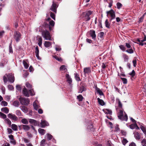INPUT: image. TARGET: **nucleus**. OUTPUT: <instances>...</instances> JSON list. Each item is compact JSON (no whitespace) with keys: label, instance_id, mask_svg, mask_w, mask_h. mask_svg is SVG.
Wrapping results in <instances>:
<instances>
[{"label":"nucleus","instance_id":"obj_1","mask_svg":"<svg viewBox=\"0 0 146 146\" xmlns=\"http://www.w3.org/2000/svg\"><path fill=\"white\" fill-rule=\"evenodd\" d=\"M117 115L118 118L122 121H127L128 116L123 110L120 109L117 110Z\"/></svg>","mask_w":146,"mask_h":146},{"label":"nucleus","instance_id":"obj_2","mask_svg":"<svg viewBox=\"0 0 146 146\" xmlns=\"http://www.w3.org/2000/svg\"><path fill=\"white\" fill-rule=\"evenodd\" d=\"M41 32L42 36L46 40H52L51 36L48 31L43 30Z\"/></svg>","mask_w":146,"mask_h":146},{"label":"nucleus","instance_id":"obj_3","mask_svg":"<svg viewBox=\"0 0 146 146\" xmlns=\"http://www.w3.org/2000/svg\"><path fill=\"white\" fill-rule=\"evenodd\" d=\"M21 104L23 105L27 106L29 104L30 100L28 98L21 97L19 98Z\"/></svg>","mask_w":146,"mask_h":146},{"label":"nucleus","instance_id":"obj_4","mask_svg":"<svg viewBox=\"0 0 146 146\" xmlns=\"http://www.w3.org/2000/svg\"><path fill=\"white\" fill-rule=\"evenodd\" d=\"M107 16L110 15L111 17L110 20L111 21L112 19H114L115 17V12L112 9L106 12Z\"/></svg>","mask_w":146,"mask_h":146},{"label":"nucleus","instance_id":"obj_5","mask_svg":"<svg viewBox=\"0 0 146 146\" xmlns=\"http://www.w3.org/2000/svg\"><path fill=\"white\" fill-rule=\"evenodd\" d=\"M21 35L19 32L15 31L14 34V38L17 42H18L20 40Z\"/></svg>","mask_w":146,"mask_h":146},{"label":"nucleus","instance_id":"obj_6","mask_svg":"<svg viewBox=\"0 0 146 146\" xmlns=\"http://www.w3.org/2000/svg\"><path fill=\"white\" fill-rule=\"evenodd\" d=\"M92 14V12L90 11L84 12L83 13V15L85 16V19H86L87 21L90 20V17H89V16Z\"/></svg>","mask_w":146,"mask_h":146},{"label":"nucleus","instance_id":"obj_7","mask_svg":"<svg viewBox=\"0 0 146 146\" xmlns=\"http://www.w3.org/2000/svg\"><path fill=\"white\" fill-rule=\"evenodd\" d=\"M9 81L11 83H13L15 80V78L13 75L12 74H8L6 75Z\"/></svg>","mask_w":146,"mask_h":146},{"label":"nucleus","instance_id":"obj_8","mask_svg":"<svg viewBox=\"0 0 146 146\" xmlns=\"http://www.w3.org/2000/svg\"><path fill=\"white\" fill-rule=\"evenodd\" d=\"M8 116L9 118L14 121H17L18 120V118L15 115L9 113L8 114Z\"/></svg>","mask_w":146,"mask_h":146},{"label":"nucleus","instance_id":"obj_9","mask_svg":"<svg viewBox=\"0 0 146 146\" xmlns=\"http://www.w3.org/2000/svg\"><path fill=\"white\" fill-rule=\"evenodd\" d=\"M40 127H44L45 126H47L48 125V123L45 120H41V122L40 123Z\"/></svg>","mask_w":146,"mask_h":146},{"label":"nucleus","instance_id":"obj_10","mask_svg":"<svg viewBox=\"0 0 146 146\" xmlns=\"http://www.w3.org/2000/svg\"><path fill=\"white\" fill-rule=\"evenodd\" d=\"M23 93L25 96L27 97H29V91L25 87L23 90Z\"/></svg>","mask_w":146,"mask_h":146},{"label":"nucleus","instance_id":"obj_11","mask_svg":"<svg viewBox=\"0 0 146 146\" xmlns=\"http://www.w3.org/2000/svg\"><path fill=\"white\" fill-rule=\"evenodd\" d=\"M53 4L52 5L50 9L51 11H54V12L56 13V9L57 7V6L54 3V1L53 2Z\"/></svg>","mask_w":146,"mask_h":146},{"label":"nucleus","instance_id":"obj_12","mask_svg":"<svg viewBox=\"0 0 146 146\" xmlns=\"http://www.w3.org/2000/svg\"><path fill=\"white\" fill-rule=\"evenodd\" d=\"M22 128L25 131H28L30 129V127L28 125H22L21 126Z\"/></svg>","mask_w":146,"mask_h":146},{"label":"nucleus","instance_id":"obj_13","mask_svg":"<svg viewBox=\"0 0 146 146\" xmlns=\"http://www.w3.org/2000/svg\"><path fill=\"white\" fill-rule=\"evenodd\" d=\"M134 136L135 138L138 140L140 139L141 136L140 134L137 132H135L134 133Z\"/></svg>","mask_w":146,"mask_h":146},{"label":"nucleus","instance_id":"obj_14","mask_svg":"<svg viewBox=\"0 0 146 146\" xmlns=\"http://www.w3.org/2000/svg\"><path fill=\"white\" fill-rule=\"evenodd\" d=\"M90 35L92 37V38L95 40L96 37V35L95 34V32L94 31H90Z\"/></svg>","mask_w":146,"mask_h":146},{"label":"nucleus","instance_id":"obj_15","mask_svg":"<svg viewBox=\"0 0 146 146\" xmlns=\"http://www.w3.org/2000/svg\"><path fill=\"white\" fill-rule=\"evenodd\" d=\"M36 102H37V101L36 100L33 103L34 108L36 110H38V108L40 107L37 104Z\"/></svg>","mask_w":146,"mask_h":146},{"label":"nucleus","instance_id":"obj_16","mask_svg":"<svg viewBox=\"0 0 146 146\" xmlns=\"http://www.w3.org/2000/svg\"><path fill=\"white\" fill-rule=\"evenodd\" d=\"M44 45L46 47L48 48L51 46L52 43L50 42L45 41L44 42Z\"/></svg>","mask_w":146,"mask_h":146},{"label":"nucleus","instance_id":"obj_17","mask_svg":"<svg viewBox=\"0 0 146 146\" xmlns=\"http://www.w3.org/2000/svg\"><path fill=\"white\" fill-rule=\"evenodd\" d=\"M96 90L97 92V93L99 94L100 96H104V94L102 91L101 90H100V89L98 88H97V87L96 88Z\"/></svg>","mask_w":146,"mask_h":146},{"label":"nucleus","instance_id":"obj_18","mask_svg":"<svg viewBox=\"0 0 146 146\" xmlns=\"http://www.w3.org/2000/svg\"><path fill=\"white\" fill-rule=\"evenodd\" d=\"M21 110L24 112L26 113L28 112V109L27 107L22 106L20 107Z\"/></svg>","mask_w":146,"mask_h":146},{"label":"nucleus","instance_id":"obj_19","mask_svg":"<svg viewBox=\"0 0 146 146\" xmlns=\"http://www.w3.org/2000/svg\"><path fill=\"white\" fill-rule=\"evenodd\" d=\"M12 129L15 131H17L18 130V127L17 125L14 124H13L11 125Z\"/></svg>","mask_w":146,"mask_h":146},{"label":"nucleus","instance_id":"obj_20","mask_svg":"<svg viewBox=\"0 0 146 146\" xmlns=\"http://www.w3.org/2000/svg\"><path fill=\"white\" fill-rule=\"evenodd\" d=\"M60 71H63L65 72H66L67 70L66 66L65 65L61 66L60 68Z\"/></svg>","mask_w":146,"mask_h":146},{"label":"nucleus","instance_id":"obj_21","mask_svg":"<svg viewBox=\"0 0 146 146\" xmlns=\"http://www.w3.org/2000/svg\"><path fill=\"white\" fill-rule=\"evenodd\" d=\"M97 100L99 104L102 106L105 105V103L103 100L100 99L99 98H97Z\"/></svg>","mask_w":146,"mask_h":146},{"label":"nucleus","instance_id":"obj_22","mask_svg":"<svg viewBox=\"0 0 146 146\" xmlns=\"http://www.w3.org/2000/svg\"><path fill=\"white\" fill-rule=\"evenodd\" d=\"M1 111L6 113H7L9 112V110L7 107H3L1 108Z\"/></svg>","mask_w":146,"mask_h":146},{"label":"nucleus","instance_id":"obj_23","mask_svg":"<svg viewBox=\"0 0 146 146\" xmlns=\"http://www.w3.org/2000/svg\"><path fill=\"white\" fill-rule=\"evenodd\" d=\"M39 50L38 48V46H36L35 48V53H36V57L38 58V59H39Z\"/></svg>","mask_w":146,"mask_h":146},{"label":"nucleus","instance_id":"obj_24","mask_svg":"<svg viewBox=\"0 0 146 146\" xmlns=\"http://www.w3.org/2000/svg\"><path fill=\"white\" fill-rule=\"evenodd\" d=\"M21 122L25 124H28L29 123V122L28 120L26 118H23L21 120Z\"/></svg>","mask_w":146,"mask_h":146},{"label":"nucleus","instance_id":"obj_25","mask_svg":"<svg viewBox=\"0 0 146 146\" xmlns=\"http://www.w3.org/2000/svg\"><path fill=\"white\" fill-rule=\"evenodd\" d=\"M39 133L42 135H44L45 133V131L43 129L40 128L38 129Z\"/></svg>","mask_w":146,"mask_h":146},{"label":"nucleus","instance_id":"obj_26","mask_svg":"<svg viewBox=\"0 0 146 146\" xmlns=\"http://www.w3.org/2000/svg\"><path fill=\"white\" fill-rule=\"evenodd\" d=\"M19 104V103L17 100H15L14 101L13 103V105L16 107H18Z\"/></svg>","mask_w":146,"mask_h":146},{"label":"nucleus","instance_id":"obj_27","mask_svg":"<svg viewBox=\"0 0 146 146\" xmlns=\"http://www.w3.org/2000/svg\"><path fill=\"white\" fill-rule=\"evenodd\" d=\"M90 72V69L89 68H86L84 69V74H88Z\"/></svg>","mask_w":146,"mask_h":146},{"label":"nucleus","instance_id":"obj_28","mask_svg":"<svg viewBox=\"0 0 146 146\" xmlns=\"http://www.w3.org/2000/svg\"><path fill=\"white\" fill-rule=\"evenodd\" d=\"M42 38L41 37L38 38V44L40 46H41L42 44Z\"/></svg>","mask_w":146,"mask_h":146},{"label":"nucleus","instance_id":"obj_29","mask_svg":"<svg viewBox=\"0 0 146 146\" xmlns=\"http://www.w3.org/2000/svg\"><path fill=\"white\" fill-rule=\"evenodd\" d=\"M74 75L75 78L77 81H79L80 80L79 75L77 73L75 74Z\"/></svg>","mask_w":146,"mask_h":146},{"label":"nucleus","instance_id":"obj_30","mask_svg":"<svg viewBox=\"0 0 146 146\" xmlns=\"http://www.w3.org/2000/svg\"><path fill=\"white\" fill-rule=\"evenodd\" d=\"M66 78L67 79V81L69 82L70 83L72 82V80L71 78H70L69 75L68 74H66Z\"/></svg>","mask_w":146,"mask_h":146},{"label":"nucleus","instance_id":"obj_31","mask_svg":"<svg viewBox=\"0 0 146 146\" xmlns=\"http://www.w3.org/2000/svg\"><path fill=\"white\" fill-rule=\"evenodd\" d=\"M105 26L106 27L108 28H110V24L109 23L108 21V19H106L105 21Z\"/></svg>","mask_w":146,"mask_h":146},{"label":"nucleus","instance_id":"obj_32","mask_svg":"<svg viewBox=\"0 0 146 146\" xmlns=\"http://www.w3.org/2000/svg\"><path fill=\"white\" fill-rule=\"evenodd\" d=\"M46 135L47 136V139L48 140H50L53 138V136L49 133H47Z\"/></svg>","mask_w":146,"mask_h":146},{"label":"nucleus","instance_id":"obj_33","mask_svg":"<svg viewBox=\"0 0 146 146\" xmlns=\"http://www.w3.org/2000/svg\"><path fill=\"white\" fill-rule=\"evenodd\" d=\"M7 103L5 101H2L1 103V105L3 106H6L7 105Z\"/></svg>","mask_w":146,"mask_h":146},{"label":"nucleus","instance_id":"obj_34","mask_svg":"<svg viewBox=\"0 0 146 146\" xmlns=\"http://www.w3.org/2000/svg\"><path fill=\"white\" fill-rule=\"evenodd\" d=\"M16 114L19 116H22L20 110H17L15 113Z\"/></svg>","mask_w":146,"mask_h":146},{"label":"nucleus","instance_id":"obj_35","mask_svg":"<svg viewBox=\"0 0 146 146\" xmlns=\"http://www.w3.org/2000/svg\"><path fill=\"white\" fill-rule=\"evenodd\" d=\"M5 122L7 123L8 125H10L11 124V122L9 119L8 118L6 119L5 120Z\"/></svg>","mask_w":146,"mask_h":146},{"label":"nucleus","instance_id":"obj_36","mask_svg":"<svg viewBox=\"0 0 146 146\" xmlns=\"http://www.w3.org/2000/svg\"><path fill=\"white\" fill-rule=\"evenodd\" d=\"M86 90V88L83 86L81 87L80 88V93H82L83 91H85Z\"/></svg>","mask_w":146,"mask_h":146},{"label":"nucleus","instance_id":"obj_37","mask_svg":"<svg viewBox=\"0 0 146 146\" xmlns=\"http://www.w3.org/2000/svg\"><path fill=\"white\" fill-rule=\"evenodd\" d=\"M23 63L25 68L26 69H27L28 68L29 66L27 63L25 61H23Z\"/></svg>","mask_w":146,"mask_h":146},{"label":"nucleus","instance_id":"obj_38","mask_svg":"<svg viewBox=\"0 0 146 146\" xmlns=\"http://www.w3.org/2000/svg\"><path fill=\"white\" fill-rule=\"evenodd\" d=\"M0 116L3 119H5L7 117L6 115L5 114L1 112H0Z\"/></svg>","mask_w":146,"mask_h":146},{"label":"nucleus","instance_id":"obj_39","mask_svg":"<svg viewBox=\"0 0 146 146\" xmlns=\"http://www.w3.org/2000/svg\"><path fill=\"white\" fill-rule=\"evenodd\" d=\"M77 99L79 101H82L83 97L81 95H80L77 96Z\"/></svg>","mask_w":146,"mask_h":146},{"label":"nucleus","instance_id":"obj_40","mask_svg":"<svg viewBox=\"0 0 146 146\" xmlns=\"http://www.w3.org/2000/svg\"><path fill=\"white\" fill-rule=\"evenodd\" d=\"M26 87L29 89H31L32 88V86L29 83L27 82L26 84Z\"/></svg>","mask_w":146,"mask_h":146},{"label":"nucleus","instance_id":"obj_41","mask_svg":"<svg viewBox=\"0 0 146 146\" xmlns=\"http://www.w3.org/2000/svg\"><path fill=\"white\" fill-rule=\"evenodd\" d=\"M137 126V124L135 123L134 124H132L129 125L130 128L131 129H134Z\"/></svg>","mask_w":146,"mask_h":146},{"label":"nucleus","instance_id":"obj_42","mask_svg":"<svg viewBox=\"0 0 146 146\" xmlns=\"http://www.w3.org/2000/svg\"><path fill=\"white\" fill-rule=\"evenodd\" d=\"M140 128L142 131H143V133L145 134H146V128H145L143 126H141L140 127Z\"/></svg>","mask_w":146,"mask_h":146},{"label":"nucleus","instance_id":"obj_43","mask_svg":"<svg viewBox=\"0 0 146 146\" xmlns=\"http://www.w3.org/2000/svg\"><path fill=\"white\" fill-rule=\"evenodd\" d=\"M129 74L132 77H133L135 75V72L134 70H133Z\"/></svg>","mask_w":146,"mask_h":146},{"label":"nucleus","instance_id":"obj_44","mask_svg":"<svg viewBox=\"0 0 146 146\" xmlns=\"http://www.w3.org/2000/svg\"><path fill=\"white\" fill-rule=\"evenodd\" d=\"M128 142V141L125 138H123L122 141V143L124 145H125Z\"/></svg>","mask_w":146,"mask_h":146},{"label":"nucleus","instance_id":"obj_45","mask_svg":"<svg viewBox=\"0 0 146 146\" xmlns=\"http://www.w3.org/2000/svg\"><path fill=\"white\" fill-rule=\"evenodd\" d=\"M7 74H6L3 77V81L5 84L7 82V76H6Z\"/></svg>","mask_w":146,"mask_h":146},{"label":"nucleus","instance_id":"obj_46","mask_svg":"<svg viewBox=\"0 0 146 146\" xmlns=\"http://www.w3.org/2000/svg\"><path fill=\"white\" fill-rule=\"evenodd\" d=\"M121 79L123 82L124 84H126L127 83V80L126 78H121Z\"/></svg>","mask_w":146,"mask_h":146},{"label":"nucleus","instance_id":"obj_47","mask_svg":"<svg viewBox=\"0 0 146 146\" xmlns=\"http://www.w3.org/2000/svg\"><path fill=\"white\" fill-rule=\"evenodd\" d=\"M46 140L45 139L42 140L40 143V145L41 146H44Z\"/></svg>","mask_w":146,"mask_h":146},{"label":"nucleus","instance_id":"obj_48","mask_svg":"<svg viewBox=\"0 0 146 146\" xmlns=\"http://www.w3.org/2000/svg\"><path fill=\"white\" fill-rule=\"evenodd\" d=\"M141 144L143 146H146V140L143 139L141 141Z\"/></svg>","mask_w":146,"mask_h":146},{"label":"nucleus","instance_id":"obj_49","mask_svg":"<svg viewBox=\"0 0 146 146\" xmlns=\"http://www.w3.org/2000/svg\"><path fill=\"white\" fill-rule=\"evenodd\" d=\"M126 52L130 54L133 53L134 52L133 50L132 49H130L129 50H126Z\"/></svg>","mask_w":146,"mask_h":146},{"label":"nucleus","instance_id":"obj_50","mask_svg":"<svg viewBox=\"0 0 146 146\" xmlns=\"http://www.w3.org/2000/svg\"><path fill=\"white\" fill-rule=\"evenodd\" d=\"M53 57L56 60L59 61H62V59L60 58L59 57L56 56H55Z\"/></svg>","mask_w":146,"mask_h":146},{"label":"nucleus","instance_id":"obj_51","mask_svg":"<svg viewBox=\"0 0 146 146\" xmlns=\"http://www.w3.org/2000/svg\"><path fill=\"white\" fill-rule=\"evenodd\" d=\"M117 8L118 9L120 8L122 6V4L119 2H118L117 3Z\"/></svg>","mask_w":146,"mask_h":146},{"label":"nucleus","instance_id":"obj_52","mask_svg":"<svg viewBox=\"0 0 146 146\" xmlns=\"http://www.w3.org/2000/svg\"><path fill=\"white\" fill-rule=\"evenodd\" d=\"M50 25L52 26H54V22L52 20H50L49 22Z\"/></svg>","mask_w":146,"mask_h":146},{"label":"nucleus","instance_id":"obj_53","mask_svg":"<svg viewBox=\"0 0 146 146\" xmlns=\"http://www.w3.org/2000/svg\"><path fill=\"white\" fill-rule=\"evenodd\" d=\"M119 47L123 51H125V48L123 45H121L119 46Z\"/></svg>","mask_w":146,"mask_h":146},{"label":"nucleus","instance_id":"obj_54","mask_svg":"<svg viewBox=\"0 0 146 146\" xmlns=\"http://www.w3.org/2000/svg\"><path fill=\"white\" fill-rule=\"evenodd\" d=\"M50 16L54 20H55V15L52 12H51L50 13Z\"/></svg>","mask_w":146,"mask_h":146},{"label":"nucleus","instance_id":"obj_55","mask_svg":"<svg viewBox=\"0 0 146 146\" xmlns=\"http://www.w3.org/2000/svg\"><path fill=\"white\" fill-rule=\"evenodd\" d=\"M137 41L139 43H137V44H139V45H141V46H143L144 45V43H143V42H141V40H140L139 39H138L137 40Z\"/></svg>","mask_w":146,"mask_h":146},{"label":"nucleus","instance_id":"obj_56","mask_svg":"<svg viewBox=\"0 0 146 146\" xmlns=\"http://www.w3.org/2000/svg\"><path fill=\"white\" fill-rule=\"evenodd\" d=\"M29 92L31 96H33L35 95L34 91L33 90L30 89L29 90Z\"/></svg>","mask_w":146,"mask_h":146},{"label":"nucleus","instance_id":"obj_57","mask_svg":"<svg viewBox=\"0 0 146 146\" xmlns=\"http://www.w3.org/2000/svg\"><path fill=\"white\" fill-rule=\"evenodd\" d=\"M23 140L25 143H28L29 142V139L25 138H23Z\"/></svg>","mask_w":146,"mask_h":146},{"label":"nucleus","instance_id":"obj_58","mask_svg":"<svg viewBox=\"0 0 146 146\" xmlns=\"http://www.w3.org/2000/svg\"><path fill=\"white\" fill-rule=\"evenodd\" d=\"M8 88L10 90H13L14 89L13 86H12V85H8Z\"/></svg>","mask_w":146,"mask_h":146},{"label":"nucleus","instance_id":"obj_59","mask_svg":"<svg viewBox=\"0 0 146 146\" xmlns=\"http://www.w3.org/2000/svg\"><path fill=\"white\" fill-rule=\"evenodd\" d=\"M133 66L134 67H135L137 65V61L136 59H134L133 61Z\"/></svg>","mask_w":146,"mask_h":146},{"label":"nucleus","instance_id":"obj_60","mask_svg":"<svg viewBox=\"0 0 146 146\" xmlns=\"http://www.w3.org/2000/svg\"><path fill=\"white\" fill-rule=\"evenodd\" d=\"M27 135L29 138H31L33 137L32 134L29 132H27Z\"/></svg>","mask_w":146,"mask_h":146},{"label":"nucleus","instance_id":"obj_61","mask_svg":"<svg viewBox=\"0 0 146 146\" xmlns=\"http://www.w3.org/2000/svg\"><path fill=\"white\" fill-rule=\"evenodd\" d=\"M104 33L103 32H101L99 34V36L101 38H102L104 36Z\"/></svg>","mask_w":146,"mask_h":146},{"label":"nucleus","instance_id":"obj_62","mask_svg":"<svg viewBox=\"0 0 146 146\" xmlns=\"http://www.w3.org/2000/svg\"><path fill=\"white\" fill-rule=\"evenodd\" d=\"M7 131L9 134L12 133L13 132V131L11 129L9 128L7 129Z\"/></svg>","mask_w":146,"mask_h":146},{"label":"nucleus","instance_id":"obj_63","mask_svg":"<svg viewBox=\"0 0 146 146\" xmlns=\"http://www.w3.org/2000/svg\"><path fill=\"white\" fill-rule=\"evenodd\" d=\"M118 106L121 108L122 107V104L119 100H118Z\"/></svg>","mask_w":146,"mask_h":146},{"label":"nucleus","instance_id":"obj_64","mask_svg":"<svg viewBox=\"0 0 146 146\" xmlns=\"http://www.w3.org/2000/svg\"><path fill=\"white\" fill-rule=\"evenodd\" d=\"M129 146H136L135 144L134 143L132 142L129 145Z\"/></svg>","mask_w":146,"mask_h":146}]
</instances>
